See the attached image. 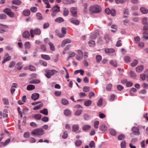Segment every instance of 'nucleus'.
Segmentation results:
<instances>
[{"instance_id":"nucleus-2","label":"nucleus","mask_w":148,"mask_h":148,"mask_svg":"<svg viewBox=\"0 0 148 148\" xmlns=\"http://www.w3.org/2000/svg\"><path fill=\"white\" fill-rule=\"evenodd\" d=\"M89 10L92 13H98L101 10V7L97 5L91 6L89 8Z\"/></svg>"},{"instance_id":"nucleus-7","label":"nucleus","mask_w":148,"mask_h":148,"mask_svg":"<svg viewBox=\"0 0 148 148\" xmlns=\"http://www.w3.org/2000/svg\"><path fill=\"white\" fill-rule=\"evenodd\" d=\"M77 9L75 7H72L70 9V11L74 17L76 16L77 14Z\"/></svg>"},{"instance_id":"nucleus-60","label":"nucleus","mask_w":148,"mask_h":148,"mask_svg":"<svg viewBox=\"0 0 148 148\" xmlns=\"http://www.w3.org/2000/svg\"><path fill=\"white\" fill-rule=\"evenodd\" d=\"M44 122H47L49 121V118L47 116H44L41 119Z\"/></svg>"},{"instance_id":"nucleus-53","label":"nucleus","mask_w":148,"mask_h":148,"mask_svg":"<svg viewBox=\"0 0 148 148\" xmlns=\"http://www.w3.org/2000/svg\"><path fill=\"white\" fill-rule=\"evenodd\" d=\"M147 17H145L142 18V22L143 25L148 23L147 22Z\"/></svg>"},{"instance_id":"nucleus-51","label":"nucleus","mask_w":148,"mask_h":148,"mask_svg":"<svg viewBox=\"0 0 148 148\" xmlns=\"http://www.w3.org/2000/svg\"><path fill=\"white\" fill-rule=\"evenodd\" d=\"M82 111V110H78L76 111L75 113L76 116H78L80 115Z\"/></svg>"},{"instance_id":"nucleus-42","label":"nucleus","mask_w":148,"mask_h":148,"mask_svg":"<svg viewBox=\"0 0 148 148\" xmlns=\"http://www.w3.org/2000/svg\"><path fill=\"white\" fill-rule=\"evenodd\" d=\"M40 48L43 51L45 52L46 51L47 48L44 44L41 45Z\"/></svg>"},{"instance_id":"nucleus-1","label":"nucleus","mask_w":148,"mask_h":148,"mask_svg":"<svg viewBox=\"0 0 148 148\" xmlns=\"http://www.w3.org/2000/svg\"><path fill=\"white\" fill-rule=\"evenodd\" d=\"M44 134V130L42 128H38L34 130L31 133L33 136H41Z\"/></svg>"},{"instance_id":"nucleus-4","label":"nucleus","mask_w":148,"mask_h":148,"mask_svg":"<svg viewBox=\"0 0 148 148\" xmlns=\"http://www.w3.org/2000/svg\"><path fill=\"white\" fill-rule=\"evenodd\" d=\"M4 12L10 17H13L14 16V13L12 12L10 9L5 8L4 10Z\"/></svg>"},{"instance_id":"nucleus-15","label":"nucleus","mask_w":148,"mask_h":148,"mask_svg":"<svg viewBox=\"0 0 148 148\" xmlns=\"http://www.w3.org/2000/svg\"><path fill=\"white\" fill-rule=\"evenodd\" d=\"M33 32L35 35H40L41 34V31L39 28H36L33 30Z\"/></svg>"},{"instance_id":"nucleus-16","label":"nucleus","mask_w":148,"mask_h":148,"mask_svg":"<svg viewBox=\"0 0 148 148\" xmlns=\"http://www.w3.org/2000/svg\"><path fill=\"white\" fill-rule=\"evenodd\" d=\"M140 11L143 14H147L148 13V10L145 8L141 7L140 8Z\"/></svg>"},{"instance_id":"nucleus-9","label":"nucleus","mask_w":148,"mask_h":148,"mask_svg":"<svg viewBox=\"0 0 148 148\" xmlns=\"http://www.w3.org/2000/svg\"><path fill=\"white\" fill-rule=\"evenodd\" d=\"M36 69L35 67L33 65H28L24 68L25 70L29 69L31 71H34Z\"/></svg>"},{"instance_id":"nucleus-18","label":"nucleus","mask_w":148,"mask_h":148,"mask_svg":"<svg viewBox=\"0 0 148 148\" xmlns=\"http://www.w3.org/2000/svg\"><path fill=\"white\" fill-rule=\"evenodd\" d=\"M64 115L66 116H69L71 114V111L69 109H66L64 111Z\"/></svg>"},{"instance_id":"nucleus-57","label":"nucleus","mask_w":148,"mask_h":148,"mask_svg":"<svg viewBox=\"0 0 148 148\" xmlns=\"http://www.w3.org/2000/svg\"><path fill=\"white\" fill-rule=\"evenodd\" d=\"M143 37L146 39H148V32L147 31L144 32L143 34Z\"/></svg>"},{"instance_id":"nucleus-13","label":"nucleus","mask_w":148,"mask_h":148,"mask_svg":"<svg viewBox=\"0 0 148 148\" xmlns=\"http://www.w3.org/2000/svg\"><path fill=\"white\" fill-rule=\"evenodd\" d=\"M144 69V67L143 65H140L136 68V70L137 73L141 72Z\"/></svg>"},{"instance_id":"nucleus-29","label":"nucleus","mask_w":148,"mask_h":148,"mask_svg":"<svg viewBox=\"0 0 148 148\" xmlns=\"http://www.w3.org/2000/svg\"><path fill=\"white\" fill-rule=\"evenodd\" d=\"M129 74L130 77L133 78H135L136 77V74L132 71H130Z\"/></svg>"},{"instance_id":"nucleus-48","label":"nucleus","mask_w":148,"mask_h":148,"mask_svg":"<svg viewBox=\"0 0 148 148\" xmlns=\"http://www.w3.org/2000/svg\"><path fill=\"white\" fill-rule=\"evenodd\" d=\"M102 59L101 56L100 55H97L96 56V60L97 62H100Z\"/></svg>"},{"instance_id":"nucleus-8","label":"nucleus","mask_w":148,"mask_h":148,"mask_svg":"<svg viewBox=\"0 0 148 148\" xmlns=\"http://www.w3.org/2000/svg\"><path fill=\"white\" fill-rule=\"evenodd\" d=\"M39 95L38 93H35L32 94L31 98L32 100L35 101L37 99L39 98Z\"/></svg>"},{"instance_id":"nucleus-49","label":"nucleus","mask_w":148,"mask_h":148,"mask_svg":"<svg viewBox=\"0 0 148 148\" xmlns=\"http://www.w3.org/2000/svg\"><path fill=\"white\" fill-rule=\"evenodd\" d=\"M124 60L125 62L127 63L130 62V58L128 56H126L124 58Z\"/></svg>"},{"instance_id":"nucleus-3","label":"nucleus","mask_w":148,"mask_h":148,"mask_svg":"<svg viewBox=\"0 0 148 148\" xmlns=\"http://www.w3.org/2000/svg\"><path fill=\"white\" fill-rule=\"evenodd\" d=\"M45 75L48 78H50L51 76L58 73V72L55 70H48L45 71Z\"/></svg>"},{"instance_id":"nucleus-10","label":"nucleus","mask_w":148,"mask_h":148,"mask_svg":"<svg viewBox=\"0 0 148 148\" xmlns=\"http://www.w3.org/2000/svg\"><path fill=\"white\" fill-rule=\"evenodd\" d=\"M75 1L71 0H62V3L64 4H71L74 3Z\"/></svg>"},{"instance_id":"nucleus-44","label":"nucleus","mask_w":148,"mask_h":148,"mask_svg":"<svg viewBox=\"0 0 148 148\" xmlns=\"http://www.w3.org/2000/svg\"><path fill=\"white\" fill-rule=\"evenodd\" d=\"M111 28L112 29H114L111 30V31L113 32H115L117 29V26L116 25H112L111 27Z\"/></svg>"},{"instance_id":"nucleus-25","label":"nucleus","mask_w":148,"mask_h":148,"mask_svg":"<svg viewBox=\"0 0 148 148\" xmlns=\"http://www.w3.org/2000/svg\"><path fill=\"white\" fill-rule=\"evenodd\" d=\"M91 127V126L90 125H85L82 127V129L83 130L85 131L89 130Z\"/></svg>"},{"instance_id":"nucleus-19","label":"nucleus","mask_w":148,"mask_h":148,"mask_svg":"<svg viewBox=\"0 0 148 148\" xmlns=\"http://www.w3.org/2000/svg\"><path fill=\"white\" fill-rule=\"evenodd\" d=\"M30 14V11L28 9L25 10L23 12V15L25 16H29Z\"/></svg>"},{"instance_id":"nucleus-6","label":"nucleus","mask_w":148,"mask_h":148,"mask_svg":"<svg viewBox=\"0 0 148 148\" xmlns=\"http://www.w3.org/2000/svg\"><path fill=\"white\" fill-rule=\"evenodd\" d=\"M104 51L106 53L109 54H112L115 52L114 50L112 48H106L105 49Z\"/></svg>"},{"instance_id":"nucleus-55","label":"nucleus","mask_w":148,"mask_h":148,"mask_svg":"<svg viewBox=\"0 0 148 148\" xmlns=\"http://www.w3.org/2000/svg\"><path fill=\"white\" fill-rule=\"evenodd\" d=\"M25 47L26 49H29L30 48V44L29 42H26L25 43Z\"/></svg>"},{"instance_id":"nucleus-27","label":"nucleus","mask_w":148,"mask_h":148,"mask_svg":"<svg viewBox=\"0 0 148 148\" xmlns=\"http://www.w3.org/2000/svg\"><path fill=\"white\" fill-rule=\"evenodd\" d=\"M99 35V34L97 31H96L95 34L90 36V38L92 39H95Z\"/></svg>"},{"instance_id":"nucleus-58","label":"nucleus","mask_w":148,"mask_h":148,"mask_svg":"<svg viewBox=\"0 0 148 148\" xmlns=\"http://www.w3.org/2000/svg\"><path fill=\"white\" fill-rule=\"evenodd\" d=\"M8 110L6 109H5L3 111V118H5L8 116Z\"/></svg>"},{"instance_id":"nucleus-46","label":"nucleus","mask_w":148,"mask_h":148,"mask_svg":"<svg viewBox=\"0 0 148 148\" xmlns=\"http://www.w3.org/2000/svg\"><path fill=\"white\" fill-rule=\"evenodd\" d=\"M82 143V141L80 140H77L75 141V145L76 146H80Z\"/></svg>"},{"instance_id":"nucleus-63","label":"nucleus","mask_w":148,"mask_h":148,"mask_svg":"<svg viewBox=\"0 0 148 148\" xmlns=\"http://www.w3.org/2000/svg\"><path fill=\"white\" fill-rule=\"evenodd\" d=\"M102 104V99L100 98L97 103V105L98 106H101Z\"/></svg>"},{"instance_id":"nucleus-62","label":"nucleus","mask_w":148,"mask_h":148,"mask_svg":"<svg viewBox=\"0 0 148 148\" xmlns=\"http://www.w3.org/2000/svg\"><path fill=\"white\" fill-rule=\"evenodd\" d=\"M2 100L3 101L4 104L5 105H8L9 104L8 100L5 98H3L2 99Z\"/></svg>"},{"instance_id":"nucleus-38","label":"nucleus","mask_w":148,"mask_h":148,"mask_svg":"<svg viewBox=\"0 0 148 148\" xmlns=\"http://www.w3.org/2000/svg\"><path fill=\"white\" fill-rule=\"evenodd\" d=\"M88 44L89 46L90 47L94 46L95 45V41L92 40H90L89 41Z\"/></svg>"},{"instance_id":"nucleus-34","label":"nucleus","mask_w":148,"mask_h":148,"mask_svg":"<svg viewBox=\"0 0 148 148\" xmlns=\"http://www.w3.org/2000/svg\"><path fill=\"white\" fill-rule=\"evenodd\" d=\"M42 117L41 115L40 114H37L34 115V118L36 120H40Z\"/></svg>"},{"instance_id":"nucleus-5","label":"nucleus","mask_w":148,"mask_h":148,"mask_svg":"<svg viewBox=\"0 0 148 148\" xmlns=\"http://www.w3.org/2000/svg\"><path fill=\"white\" fill-rule=\"evenodd\" d=\"M11 56H9V54L8 53H6L4 55V59L2 62V63L3 64L5 62L10 60L11 59Z\"/></svg>"},{"instance_id":"nucleus-56","label":"nucleus","mask_w":148,"mask_h":148,"mask_svg":"<svg viewBox=\"0 0 148 148\" xmlns=\"http://www.w3.org/2000/svg\"><path fill=\"white\" fill-rule=\"evenodd\" d=\"M125 138V136L123 134L119 135L118 137V139L119 140H121Z\"/></svg>"},{"instance_id":"nucleus-64","label":"nucleus","mask_w":148,"mask_h":148,"mask_svg":"<svg viewBox=\"0 0 148 148\" xmlns=\"http://www.w3.org/2000/svg\"><path fill=\"white\" fill-rule=\"evenodd\" d=\"M30 10L31 11L33 12H35L37 10V8L36 7H32Z\"/></svg>"},{"instance_id":"nucleus-11","label":"nucleus","mask_w":148,"mask_h":148,"mask_svg":"<svg viewBox=\"0 0 148 148\" xmlns=\"http://www.w3.org/2000/svg\"><path fill=\"white\" fill-rule=\"evenodd\" d=\"M132 131L133 133L139 135L140 134L139 129L137 127H133L132 128Z\"/></svg>"},{"instance_id":"nucleus-45","label":"nucleus","mask_w":148,"mask_h":148,"mask_svg":"<svg viewBox=\"0 0 148 148\" xmlns=\"http://www.w3.org/2000/svg\"><path fill=\"white\" fill-rule=\"evenodd\" d=\"M90 89V87L88 86H86L83 87V91L85 92H86L88 91Z\"/></svg>"},{"instance_id":"nucleus-20","label":"nucleus","mask_w":148,"mask_h":148,"mask_svg":"<svg viewBox=\"0 0 148 148\" xmlns=\"http://www.w3.org/2000/svg\"><path fill=\"white\" fill-rule=\"evenodd\" d=\"M41 56L42 58L46 60H49L50 59V56L47 55L41 54Z\"/></svg>"},{"instance_id":"nucleus-47","label":"nucleus","mask_w":148,"mask_h":148,"mask_svg":"<svg viewBox=\"0 0 148 148\" xmlns=\"http://www.w3.org/2000/svg\"><path fill=\"white\" fill-rule=\"evenodd\" d=\"M109 132L111 135L112 136H115L116 134L115 131L113 129H110Z\"/></svg>"},{"instance_id":"nucleus-50","label":"nucleus","mask_w":148,"mask_h":148,"mask_svg":"<svg viewBox=\"0 0 148 148\" xmlns=\"http://www.w3.org/2000/svg\"><path fill=\"white\" fill-rule=\"evenodd\" d=\"M62 138L63 139H66L68 137L67 132L66 131L64 132L63 134L62 135Z\"/></svg>"},{"instance_id":"nucleus-23","label":"nucleus","mask_w":148,"mask_h":148,"mask_svg":"<svg viewBox=\"0 0 148 148\" xmlns=\"http://www.w3.org/2000/svg\"><path fill=\"white\" fill-rule=\"evenodd\" d=\"M147 72H148V69L146 71H145V74H140V77L143 80H145L146 73H147Z\"/></svg>"},{"instance_id":"nucleus-22","label":"nucleus","mask_w":148,"mask_h":148,"mask_svg":"<svg viewBox=\"0 0 148 148\" xmlns=\"http://www.w3.org/2000/svg\"><path fill=\"white\" fill-rule=\"evenodd\" d=\"M70 22L75 25H78L79 23V21L78 20L75 19L73 18L70 20Z\"/></svg>"},{"instance_id":"nucleus-32","label":"nucleus","mask_w":148,"mask_h":148,"mask_svg":"<svg viewBox=\"0 0 148 148\" xmlns=\"http://www.w3.org/2000/svg\"><path fill=\"white\" fill-rule=\"evenodd\" d=\"M123 14H124L123 16L124 18L127 17L129 14V10L128 9L125 10L123 12Z\"/></svg>"},{"instance_id":"nucleus-26","label":"nucleus","mask_w":148,"mask_h":148,"mask_svg":"<svg viewBox=\"0 0 148 148\" xmlns=\"http://www.w3.org/2000/svg\"><path fill=\"white\" fill-rule=\"evenodd\" d=\"M40 112L45 115H47L48 114V112L47 109L46 108H44L43 110H40Z\"/></svg>"},{"instance_id":"nucleus-36","label":"nucleus","mask_w":148,"mask_h":148,"mask_svg":"<svg viewBox=\"0 0 148 148\" xmlns=\"http://www.w3.org/2000/svg\"><path fill=\"white\" fill-rule=\"evenodd\" d=\"M92 102V101L90 100H88L84 102V105L86 106H88L91 104Z\"/></svg>"},{"instance_id":"nucleus-28","label":"nucleus","mask_w":148,"mask_h":148,"mask_svg":"<svg viewBox=\"0 0 148 148\" xmlns=\"http://www.w3.org/2000/svg\"><path fill=\"white\" fill-rule=\"evenodd\" d=\"M61 103L62 104L64 105H67L69 104L68 101L65 99H62L61 100Z\"/></svg>"},{"instance_id":"nucleus-59","label":"nucleus","mask_w":148,"mask_h":148,"mask_svg":"<svg viewBox=\"0 0 148 148\" xmlns=\"http://www.w3.org/2000/svg\"><path fill=\"white\" fill-rule=\"evenodd\" d=\"M36 16L37 17L38 19L39 20H41L42 19V17L40 13H38L36 14Z\"/></svg>"},{"instance_id":"nucleus-40","label":"nucleus","mask_w":148,"mask_h":148,"mask_svg":"<svg viewBox=\"0 0 148 148\" xmlns=\"http://www.w3.org/2000/svg\"><path fill=\"white\" fill-rule=\"evenodd\" d=\"M69 14V11L68 9L65 8L64 9L63 15L64 16H66L68 15Z\"/></svg>"},{"instance_id":"nucleus-35","label":"nucleus","mask_w":148,"mask_h":148,"mask_svg":"<svg viewBox=\"0 0 148 148\" xmlns=\"http://www.w3.org/2000/svg\"><path fill=\"white\" fill-rule=\"evenodd\" d=\"M12 3L14 4L19 5L21 4V2L19 0H13V1H12Z\"/></svg>"},{"instance_id":"nucleus-52","label":"nucleus","mask_w":148,"mask_h":148,"mask_svg":"<svg viewBox=\"0 0 148 148\" xmlns=\"http://www.w3.org/2000/svg\"><path fill=\"white\" fill-rule=\"evenodd\" d=\"M126 144L125 141V140H123L121 144V148H126Z\"/></svg>"},{"instance_id":"nucleus-54","label":"nucleus","mask_w":148,"mask_h":148,"mask_svg":"<svg viewBox=\"0 0 148 148\" xmlns=\"http://www.w3.org/2000/svg\"><path fill=\"white\" fill-rule=\"evenodd\" d=\"M112 86V85L111 84H109L107 86L106 88V89L108 91L111 90Z\"/></svg>"},{"instance_id":"nucleus-33","label":"nucleus","mask_w":148,"mask_h":148,"mask_svg":"<svg viewBox=\"0 0 148 148\" xmlns=\"http://www.w3.org/2000/svg\"><path fill=\"white\" fill-rule=\"evenodd\" d=\"M84 71L82 69H80L79 70H76L74 72V73L76 74L78 73H80V74L82 75H83L84 74Z\"/></svg>"},{"instance_id":"nucleus-39","label":"nucleus","mask_w":148,"mask_h":148,"mask_svg":"<svg viewBox=\"0 0 148 148\" xmlns=\"http://www.w3.org/2000/svg\"><path fill=\"white\" fill-rule=\"evenodd\" d=\"M89 146L90 148H95V143L93 141H92L89 144Z\"/></svg>"},{"instance_id":"nucleus-24","label":"nucleus","mask_w":148,"mask_h":148,"mask_svg":"<svg viewBox=\"0 0 148 148\" xmlns=\"http://www.w3.org/2000/svg\"><path fill=\"white\" fill-rule=\"evenodd\" d=\"M54 21L55 22L60 23L64 21V20L62 17H59L56 18Z\"/></svg>"},{"instance_id":"nucleus-61","label":"nucleus","mask_w":148,"mask_h":148,"mask_svg":"<svg viewBox=\"0 0 148 148\" xmlns=\"http://www.w3.org/2000/svg\"><path fill=\"white\" fill-rule=\"evenodd\" d=\"M29 142L31 143H35L36 142V140L33 137L30 138L28 140Z\"/></svg>"},{"instance_id":"nucleus-17","label":"nucleus","mask_w":148,"mask_h":148,"mask_svg":"<svg viewBox=\"0 0 148 148\" xmlns=\"http://www.w3.org/2000/svg\"><path fill=\"white\" fill-rule=\"evenodd\" d=\"M51 10L58 12L60 11V7L58 5H56Z\"/></svg>"},{"instance_id":"nucleus-14","label":"nucleus","mask_w":148,"mask_h":148,"mask_svg":"<svg viewBox=\"0 0 148 148\" xmlns=\"http://www.w3.org/2000/svg\"><path fill=\"white\" fill-rule=\"evenodd\" d=\"M30 34L29 32L27 31H25L23 34V38H27L29 37Z\"/></svg>"},{"instance_id":"nucleus-37","label":"nucleus","mask_w":148,"mask_h":148,"mask_svg":"<svg viewBox=\"0 0 148 148\" xmlns=\"http://www.w3.org/2000/svg\"><path fill=\"white\" fill-rule=\"evenodd\" d=\"M104 38L106 40V43H108L111 40L108 35H105L104 36Z\"/></svg>"},{"instance_id":"nucleus-12","label":"nucleus","mask_w":148,"mask_h":148,"mask_svg":"<svg viewBox=\"0 0 148 148\" xmlns=\"http://www.w3.org/2000/svg\"><path fill=\"white\" fill-rule=\"evenodd\" d=\"M99 129L101 131L104 132L107 130L108 128L105 125L103 124L100 125Z\"/></svg>"},{"instance_id":"nucleus-43","label":"nucleus","mask_w":148,"mask_h":148,"mask_svg":"<svg viewBox=\"0 0 148 148\" xmlns=\"http://www.w3.org/2000/svg\"><path fill=\"white\" fill-rule=\"evenodd\" d=\"M43 106V104L41 103L40 104L38 105L37 106L34 107L33 108V109L34 110H37L40 109L41 107Z\"/></svg>"},{"instance_id":"nucleus-41","label":"nucleus","mask_w":148,"mask_h":148,"mask_svg":"<svg viewBox=\"0 0 148 148\" xmlns=\"http://www.w3.org/2000/svg\"><path fill=\"white\" fill-rule=\"evenodd\" d=\"M68 55L69 56L68 57L67 60L70 58L74 57L75 56V54L74 52H70L69 53Z\"/></svg>"},{"instance_id":"nucleus-31","label":"nucleus","mask_w":148,"mask_h":148,"mask_svg":"<svg viewBox=\"0 0 148 148\" xmlns=\"http://www.w3.org/2000/svg\"><path fill=\"white\" fill-rule=\"evenodd\" d=\"M48 44L50 46V49L52 51H54L55 50V48L53 44L51 42H49Z\"/></svg>"},{"instance_id":"nucleus-30","label":"nucleus","mask_w":148,"mask_h":148,"mask_svg":"<svg viewBox=\"0 0 148 148\" xmlns=\"http://www.w3.org/2000/svg\"><path fill=\"white\" fill-rule=\"evenodd\" d=\"M35 88V86L33 85H29L27 86V90H31Z\"/></svg>"},{"instance_id":"nucleus-21","label":"nucleus","mask_w":148,"mask_h":148,"mask_svg":"<svg viewBox=\"0 0 148 148\" xmlns=\"http://www.w3.org/2000/svg\"><path fill=\"white\" fill-rule=\"evenodd\" d=\"M79 129V126L77 124H74L72 126V130L74 132H76Z\"/></svg>"}]
</instances>
